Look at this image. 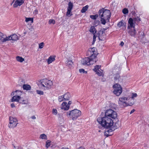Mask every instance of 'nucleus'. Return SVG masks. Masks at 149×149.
Segmentation results:
<instances>
[{"mask_svg":"<svg viewBox=\"0 0 149 149\" xmlns=\"http://www.w3.org/2000/svg\"><path fill=\"white\" fill-rule=\"evenodd\" d=\"M58 100L59 102H61L63 101V100H65L64 99V97L63 95H61L59 96Z\"/></svg>","mask_w":149,"mask_h":149,"instance_id":"obj_37","label":"nucleus"},{"mask_svg":"<svg viewBox=\"0 0 149 149\" xmlns=\"http://www.w3.org/2000/svg\"><path fill=\"white\" fill-rule=\"evenodd\" d=\"M120 44L121 46H123L124 44V43L123 42H121Z\"/></svg>","mask_w":149,"mask_h":149,"instance_id":"obj_50","label":"nucleus"},{"mask_svg":"<svg viewBox=\"0 0 149 149\" xmlns=\"http://www.w3.org/2000/svg\"><path fill=\"white\" fill-rule=\"evenodd\" d=\"M55 21L54 19H50L49 21V23L50 24H55Z\"/></svg>","mask_w":149,"mask_h":149,"instance_id":"obj_43","label":"nucleus"},{"mask_svg":"<svg viewBox=\"0 0 149 149\" xmlns=\"http://www.w3.org/2000/svg\"><path fill=\"white\" fill-rule=\"evenodd\" d=\"M31 118L33 119H35L36 118L35 116H31Z\"/></svg>","mask_w":149,"mask_h":149,"instance_id":"obj_49","label":"nucleus"},{"mask_svg":"<svg viewBox=\"0 0 149 149\" xmlns=\"http://www.w3.org/2000/svg\"><path fill=\"white\" fill-rule=\"evenodd\" d=\"M61 149H69V148H64V147H63V148H62Z\"/></svg>","mask_w":149,"mask_h":149,"instance_id":"obj_56","label":"nucleus"},{"mask_svg":"<svg viewBox=\"0 0 149 149\" xmlns=\"http://www.w3.org/2000/svg\"><path fill=\"white\" fill-rule=\"evenodd\" d=\"M20 103L22 104H26L28 103V101L26 100H22V101H21Z\"/></svg>","mask_w":149,"mask_h":149,"instance_id":"obj_46","label":"nucleus"},{"mask_svg":"<svg viewBox=\"0 0 149 149\" xmlns=\"http://www.w3.org/2000/svg\"><path fill=\"white\" fill-rule=\"evenodd\" d=\"M142 34V35H143V36H144V33L143 32H142V33H141V34Z\"/></svg>","mask_w":149,"mask_h":149,"instance_id":"obj_57","label":"nucleus"},{"mask_svg":"<svg viewBox=\"0 0 149 149\" xmlns=\"http://www.w3.org/2000/svg\"><path fill=\"white\" fill-rule=\"evenodd\" d=\"M72 103V102L71 101H69L68 102V104H67L68 106H69V107H70V105Z\"/></svg>","mask_w":149,"mask_h":149,"instance_id":"obj_47","label":"nucleus"},{"mask_svg":"<svg viewBox=\"0 0 149 149\" xmlns=\"http://www.w3.org/2000/svg\"><path fill=\"white\" fill-rule=\"evenodd\" d=\"M71 10H67V12L66 15L68 17H70L72 15V14L71 13Z\"/></svg>","mask_w":149,"mask_h":149,"instance_id":"obj_38","label":"nucleus"},{"mask_svg":"<svg viewBox=\"0 0 149 149\" xmlns=\"http://www.w3.org/2000/svg\"><path fill=\"white\" fill-rule=\"evenodd\" d=\"M22 87L24 90L27 91L30 90L31 88V86L27 84H24L23 85Z\"/></svg>","mask_w":149,"mask_h":149,"instance_id":"obj_27","label":"nucleus"},{"mask_svg":"<svg viewBox=\"0 0 149 149\" xmlns=\"http://www.w3.org/2000/svg\"><path fill=\"white\" fill-rule=\"evenodd\" d=\"M114 90H122V88L118 84H115L113 86Z\"/></svg>","mask_w":149,"mask_h":149,"instance_id":"obj_24","label":"nucleus"},{"mask_svg":"<svg viewBox=\"0 0 149 149\" xmlns=\"http://www.w3.org/2000/svg\"><path fill=\"white\" fill-rule=\"evenodd\" d=\"M18 124V121L17 119L12 117H10L9 118V123L8 126L10 128L15 127Z\"/></svg>","mask_w":149,"mask_h":149,"instance_id":"obj_10","label":"nucleus"},{"mask_svg":"<svg viewBox=\"0 0 149 149\" xmlns=\"http://www.w3.org/2000/svg\"><path fill=\"white\" fill-rule=\"evenodd\" d=\"M15 0H13L12 3L11 4V5H12V4L14 3H15Z\"/></svg>","mask_w":149,"mask_h":149,"instance_id":"obj_53","label":"nucleus"},{"mask_svg":"<svg viewBox=\"0 0 149 149\" xmlns=\"http://www.w3.org/2000/svg\"><path fill=\"white\" fill-rule=\"evenodd\" d=\"M89 31L93 34H96L97 30L94 26H92L90 29Z\"/></svg>","mask_w":149,"mask_h":149,"instance_id":"obj_23","label":"nucleus"},{"mask_svg":"<svg viewBox=\"0 0 149 149\" xmlns=\"http://www.w3.org/2000/svg\"><path fill=\"white\" fill-rule=\"evenodd\" d=\"M135 110L134 109H133L132 111H131V112L130 113V114H131L132 113H133L134 111Z\"/></svg>","mask_w":149,"mask_h":149,"instance_id":"obj_51","label":"nucleus"},{"mask_svg":"<svg viewBox=\"0 0 149 149\" xmlns=\"http://www.w3.org/2000/svg\"><path fill=\"white\" fill-rule=\"evenodd\" d=\"M133 20L136 23H138L141 21V19L140 17L139 16H137L133 18Z\"/></svg>","mask_w":149,"mask_h":149,"instance_id":"obj_31","label":"nucleus"},{"mask_svg":"<svg viewBox=\"0 0 149 149\" xmlns=\"http://www.w3.org/2000/svg\"><path fill=\"white\" fill-rule=\"evenodd\" d=\"M6 36L0 31V42H6Z\"/></svg>","mask_w":149,"mask_h":149,"instance_id":"obj_17","label":"nucleus"},{"mask_svg":"<svg viewBox=\"0 0 149 149\" xmlns=\"http://www.w3.org/2000/svg\"><path fill=\"white\" fill-rule=\"evenodd\" d=\"M130 98L127 96H124L119 98L118 102L119 105L121 107L128 106H132L134 104L132 102H130Z\"/></svg>","mask_w":149,"mask_h":149,"instance_id":"obj_4","label":"nucleus"},{"mask_svg":"<svg viewBox=\"0 0 149 149\" xmlns=\"http://www.w3.org/2000/svg\"><path fill=\"white\" fill-rule=\"evenodd\" d=\"M100 68V65H97L95 66V68L93 69L94 71L99 76L103 75V73L100 71L101 70Z\"/></svg>","mask_w":149,"mask_h":149,"instance_id":"obj_14","label":"nucleus"},{"mask_svg":"<svg viewBox=\"0 0 149 149\" xmlns=\"http://www.w3.org/2000/svg\"><path fill=\"white\" fill-rule=\"evenodd\" d=\"M88 7V6L87 5L83 7L82 9L81 10V12L83 13L86 12L87 10Z\"/></svg>","mask_w":149,"mask_h":149,"instance_id":"obj_32","label":"nucleus"},{"mask_svg":"<svg viewBox=\"0 0 149 149\" xmlns=\"http://www.w3.org/2000/svg\"><path fill=\"white\" fill-rule=\"evenodd\" d=\"M79 149H85V148L83 147H80L79 148Z\"/></svg>","mask_w":149,"mask_h":149,"instance_id":"obj_54","label":"nucleus"},{"mask_svg":"<svg viewBox=\"0 0 149 149\" xmlns=\"http://www.w3.org/2000/svg\"><path fill=\"white\" fill-rule=\"evenodd\" d=\"M97 52L96 48L93 47L89 49L87 52L86 55L88 57L84 58L81 60V63L84 65H89L95 63L96 58L97 55Z\"/></svg>","mask_w":149,"mask_h":149,"instance_id":"obj_1","label":"nucleus"},{"mask_svg":"<svg viewBox=\"0 0 149 149\" xmlns=\"http://www.w3.org/2000/svg\"><path fill=\"white\" fill-rule=\"evenodd\" d=\"M122 12L124 14L126 15L128 13L129 11L127 8H124L123 9Z\"/></svg>","mask_w":149,"mask_h":149,"instance_id":"obj_36","label":"nucleus"},{"mask_svg":"<svg viewBox=\"0 0 149 149\" xmlns=\"http://www.w3.org/2000/svg\"><path fill=\"white\" fill-rule=\"evenodd\" d=\"M99 13L102 24L104 25L106 23V21H109L110 17V11L109 10H104L102 8L99 10Z\"/></svg>","mask_w":149,"mask_h":149,"instance_id":"obj_3","label":"nucleus"},{"mask_svg":"<svg viewBox=\"0 0 149 149\" xmlns=\"http://www.w3.org/2000/svg\"><path fill=\"white\" fill-rule=\"evenodd\" d=\"M25 0H16L13 4V8H16L22 5L24 2Z\"/></svg>","mask_w":149,"mask_h":149,"instance_id":"obj_15","label":"nucleus"},{"mask_svg":"<svg viewBox=\"0 0 149 149\" xmlns=\"http://www.w3.org/2000/svg\"><path fill=\"white\" fill-rule=\"evenodd\" d=\"M117 26L119 28L122 27V28L125 29V24L123 22L120 21L117 24Z\"/></svg>","mask_w":149,"mask_h":149,"instance_id":"obj_26","label":"nucleus"},{"mask_svg":"<svg viewBox=\"0 0 149 149\" xmlns=\"http://www.w3.org/2000/svg\"><path fill=\"white\" fill-rule=\"evenodd\" d=\"M66 65L70 68L72 66L73 63L72 61L70 59H68L65 62Z\"/></svg>","mask_w":149,"mask_h":149,"instance_id":"obj_20","label":"nucleus"},{"mask_svg":"<svg viewBox=\"0 0 149 149\" xmlns=\"http://www.w3.org/2000/svg\"><path fill=\"white\" fill-rule=\"evenodd\" d=\"M135 28H130L127 29L128 32V33L132 36L135 38L138 37V33H137L136 30L135 29Z\"/></svg>","mask_w":149,"mask_h":149,"instance_id":"obj_11","label":"nucleus"},{"mask_svg":"<svg viewBox=\"0 0 149 149\" xmlns=\"http://www.w3.org/2000/svg\"><path fill=\"white\" fill-rule=\"evenodd\" d=\"M69 108V106H68L66 102H64L62 103L61 106V109L65 110H68Z\"/></svg>","mask_w":149,"mask_h":149,"instance_id":"obj_18","label":"nucleus"},{"mask_svg":"<svg viewBox=\"0 0 149 149\" xmlns=\"http://www.w3.org/2000/svg\"><path fill=\"white\" fill-rule=\"evenodd\" d=\"M11 107L12 108H13L15 107V106L14 103H12L11 104Z\"/></svg>","mask_w":149,"mask_h":149,"instance_id":"obj_48","label":"nucleus"},{"mask_svg":"<svg viewBox=\"0 0 149 149\" xmlns=\"http://www.w3.org/2000/svg\"><path fill=\"white\" fill-rule=\"evenodd\" d=\"M105 115L111 118L112 120L115 119L117 117V114L116 112L111 109L107 110L105 112Z\"/></svg>","mask_w":149,"mask_h":149,"instance_id":"obj_9","label":"nucleus"},{"mask_svg":"<svg viewBox=\"0 0 149 149\" xmlns=\"http://www.w3.org/2000/svg\"><path fill=\"white\" fill-rule=\"evenodd\" d=\"M136 23L132 18H130L128 22V26L127 29L135 28Z\"/></svg>","mask_w":149,"mask_h":149,"instance_id":"obj_13","label":"nucleus"},{"mask_svg":"<svg viewBox=\"0 0 149 149\" xmlns=\"http://www.w3.org/2000/svg\"><path fill=\"white\" fill-rule=\"evenodd\" d=\"M57 111L55 109H53L52 110V113L54 115H56L57 114Z\"/></svg>","mask_w":149,"mask_h":149,"instance_id":"obj_39","label":"nucleus"},{"mask_svg":"<svg viewBox=\"0 0 149 149\" xmlns=\"http://www.w3.org/2000/svg\"><path fill=\"white\" fill-rule=\"evenodd\" d=\"M18 147H16L15 146H13V149H18Z\"/></svg>","mask_w":149,"mask_h":149,"instance_id":"obj_52","label":"nucleus"},{"mask_svg":"<svg viewBox=\"0 0 149 149\" xmlns=\"http://www.w3.org/2000/svg\"><path fill=\"white\" fill-rule=\"evenodd\" d=\"M97 36L100 40H103L105 38V33L104 30L101 29L98 32Z\"/></svg>","mask_w":149,"mask_h":149,"instance_id":"obj_12","label":"nucleus"},{"mask_svg":"<svg viewBox=\"0 0 149 149\" xmlns=\"http://www.w3.org/2000/svg\"><path fill=\"white\" fill-rule=\"evenodd\" d=\"M46 147L47 148H48L49 147H50L52 148H53L52 143L50 140H47L46 142Z\"/></svg>","mask_w":149,"mask_h":149,"instance_id":"obj_21","label":"nucleus"},{"mask_svg":"<svg viewBox=\"0 0 149 149\" xmlns=\"http://www.w3.org/2000/svg\"><path fill=\"white\" fill-rule=\"evenodd\" d=\"M79 72L80 73H83L86 74L87 73V71H85L84 69H80Z\"/></svg>","mask_w":149,"mask_h":149,"instance_id":"obj_41","label":"nucleus"},{"mask_svg":"<svg viewBox=\"0 0 149 149\" xmlns=\"http://www.w3.org/2000/svg\"><path fill=\"white\" fill-rule=\"evenodd\" d=\"M44 45V43L43 42H41L39 44V47L40 49H42Z\"/></svg>","mask_w":149,"mask_h":149,"instance_id":"obj_42","label":"nucleus"},{"mask_svg":"<svg viewBox=\"0 0 149 149\" xmlns=\"http://www.w3.org/2000/svg\"><path fill=\"white\" fill-rule=\"evenodd\" d=\"M98 17V15L97 14H96L95 15H90V17L92 19L95 20Z\"/></svg>","mask_w":149,"mask_h":149,"instance_id":"obj_35","label":"nucleus"},{"mask_svg":"<svg viewBox=\"0 0 149 149\" xmlns=\"http://www.w3.org/2000/svg\"><path fill=\"white\" fill-rule=\"evenodd\" d=\"M120 122L118 120L114 124H113V126L111 127L110 129L106 131L104 133V135L107 136V137L110 136L111 134H109V133L112 132L116 129L120 127Z\"/></svg>","mask_w":149,"mask_h":149,"instance_id":"obj_8","label":"nucleus"},{"mask_svg":"<svg viewBox=\"0 0 149 149\" xmlns=\"http://www.w3.org/2000/svg\"><path fill=\"white\" fill-rule=\"evenodd\" d=\"M35 11H37V10H35Z\"/></svg>","mask_w":149,"mask_h":149,"instance_id":"obj_58","label":"nucleus"},{"mask_svg":"<svg viewBox=\"0 0 149 149\" xmlns=\"http://www.w3.org/2000/svg\"><path fill=\"white\" fill-rule=\"evenodd\" d=\"M18 39V36L15 34H13L10 36L7 37L6 36V41L10 40H17Z\"/></svg>","mask_w":149,"mask_h":149,"instance_id":"obj_16","label":"nucleus"},{"mask_svg":"<svg viewBox=\"0 0 149 149\" xmlns=\"http://www.w3.org/2000/svg\"><path fill=\"white\" fill-rule=\"evenodd\" d=\"M22 92L20 91L17 90L11 93V95H14L11 99V102H19L21 99V96Z\"/></svg>","mask_w":149,"mask_h":149,"instance_id":"obj_7","label":"nucleus"},{"mask_svg":"<svg viewBox=\"0 0 149 149\" xmlns=\"http://www.w3.org/2000/svg\"><path fill=\"white\" fill-rule=\"evenodd\" d=\"M120 78V75L118 74H116L114 77V79H115V81H117L118 80L119 78Z\"/></svg>","mask_w":149,"mask_h":149,"instance_id":"obj_45","label":"nucleus"},{"mask_svg":"<svg viewBox=\"0 0 149 149\" xmlns=\"http://www.w3.org/2000/svg\"><path fill=\"white\" fill-rule=\"evenodd\" d=\"M111 118L105 115L103 117H98L97 119V120L102 126L105 128H111L114 124L113 120Z\"/></svg>","mask_w":149,"mask_h":149,"instance_id":"obj_2","label":"nucleus"},{"mask_svg":"<svg viewBox=\"0 0 149 149\" xmlns=\"http://www.w3.org/2000/svg\"><path fill=\"white\" fill-rule=\"evenodd\" d=\"M25 21L26 22H28L29 21H31V22L33 23V18L30 17H26Z\"/></svg>","mask_w":149,"mask_h":149,"instance_id":"obj_34","label":"nucleus"},{"mask_svg":"<svg viewBox=\"0 0 149 149\" xmlns=\"http://www.w3.org/2000/svg\"><path fill=\"white\" fill-rule=\"evenodd\" d=\"M40 82V86L45 90L50 88L53 84V82L52 81L47 79L41 80Z\"/></svg>","mask_w":149,"mask_h":149,"instance_id":"obj_5","label":"nucleus"},{"mask_svg":"<svg viewBox=\"0 0 149 149\" xmlns=\"http://www.w3.org/2000/svg\"><path fill=\"white\" fill-rule=\"evenodd\" d=\"M65 100H69L71 97V95L69 93H67L63 95Z\"/></svg>","mask_w":149,"mask_h":149,"instance_id":"obj_22","label":"nucleus"},{"mask_svg":"<svg viewBox=\"0 0 149 149\" xmlns=\"http://www.w3.org/2000/svg\"><path fill=\"white\" fill-rule=\"evenodd\" d=\"M36 91L37 94L40 95H43L44 94L43 92L42 91L37 90Z\"/></svg>","mask_w":149,"mask_h":149,"instance_id":"obj_40","label":"nucleus"},{"mask_svg":"<svg viewBox=\"0 0 149 149\" xmlns=\"http://www.w3.org/2000/svg\"><path fill=\"white\" fill-rule=\"evenodd\" d=\"M40 138L42 139L46 140L47 139V137L45 134H42L40 135Z\"/></svg>","mask_w":149,"mask_h":149,"instance_id":"obj_33","label":"nucleus"},{"mask_svg":"<svg viewBox=\"0 0 149 149\" xmlns=\"http://www.w3.org/2000/svg\"><path fill=\"white\" fill-rule=\"evenodd\" d=\"M122 90H114L113 93L117 96H119L122 92Z\"/></svg>","mask_w":149,"mask_h":149,"instance_id":"obj_25","label":"nucleus"},{"mask_svg":"<svg viewBox=\"0 0 149 149\" xmlns=\"http://www.w3.org/2000/svg\"><path fill=\"white\" fill-rule=\"evenodd\" d=\"M137 94L136 93H132V94L131 97H128L129 98H130V102H133L134 103L133 98L135 97H136L137 96Z\"/></svg>","mask_w":149,"mask_h":149,"instance_id":"obj_28","label":"nucleus"},{"mask_svg":"<svg viewBox=\"0 0 149 149\" xmlns=\"http://www.w3.org/2000/svg\"><path fill=\"white\" fill-rule=\"evenodd\" d=\"M56 56H50L47 60V62L48 64L51 63L55 60Z\"/></svg>","mask_w":149,"mask_h":149,"instance_id":"obj_19","label":"nucleus"},{"mask_svg":"<svg viewBox=\"0 0 149 149\" xmlns=\"http://www.w3.org/2000/svg\"><path fill=\"white\" fill-rule=\"evenodd\" d=\"M93 43H94L96 41V37L97 36H96V34H93Z\"/></svg>","mask_w":149,"mask_h":149,"instance_id":"obj_44","label":"nucleus"},{"mask_svg":"<svg viewBox=\"0 0 149 149\" xmlns=\"http://www.w3.org/2000/svg\"><path fill=\"white\" fill-rule=\"evenodd\" d=\"M16 59L17 61L21 63L22 62L24 61V58L19 56L16 57Z\"/></svg>","mask_w":149,"mask_h":149,"instance_id":"obj_29","label":"nucleus"},{"mask_svg":"<svg viewBox=\"0 0 149 149\" xmlns=\"http://www.w3.org/2000/svg\"><path fill=\"white\" fill-rule=\"evenodd\" d=\"M73 3L71 2H70L68 4V7L67 10H71L73 8Z\"/></svg>","mask_w":149,"mask_h":149,"instance_id":"obj_30","label":"nucleus"},{"mask_svg":"<svg viewBox=\"0 0 149 149\" xmlns=\"http://www.w3.org/2000/svg\"><path fill=\"white\" fill-rule=\"evenodd\" d=\"M81 114V111L78 109H75L67 113V116H70L73 120H76Z\"/></svg>","mask_w":149,"mask_h":149,"instance_id":"obj_6","label":"nucleus"},{"mask_svg":"<svg viewBox=\"0 0 149 149\" xmlns=\"http://www.w3.org/2000/svg\"><path fill=\"white\" fill-rule=\"evenodd\" d=\"M18 149H23V148L19 146L18 147Z\"/></svg>","mask_w":149,"mask_h":149,"instance_id":"obj_55","label":"nucleus"}]
</instances>
